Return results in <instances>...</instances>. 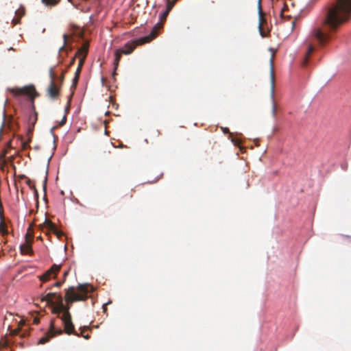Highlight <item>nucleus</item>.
I'll return each mask as SVG.
<instances>
[{
	"label": "nucleus",
	"instance_id": "obj_1",
	"mask_svg": "<svg viewBox=\"0 0 351 351\" xmlns=\"http://www.w3.org/2000/svg\"><path fill=\"white\" fill-rule=\"evenodd\" d=\"M92 289L93 287L88 284L79 285L77 288L70 287L64 295V300L67 305L64 304L60 293H49L43 297L42 301L47 302L51 306L52 313L62 320L64 332L67 335L77 334L69 312L71 305L77 301L86 300L88 293L92 291Z\"/></svg>",
	"mask_w": 351,
	"mask_h": 351
},
{
	"label": "nucleus",
	"instance_id": "obj_2",
	"mask_svg": "<svg viewBox=\"0 0 351 351\" xmlns=\"http://www.w3.org/2000/svg\"><path fill=\"white\" fill-rule=\"evenodd\" d=\"M351 16V0H336L329 8L323 26L335 31L343 23L348 21Z\"/></svg>",
	"mask_w": 351,
	"mask_h": 351
},
{
	"label": "nucleus",
	"instance_id": "obj_3",
	"mask_svg": "<svg viewBox=\"0 0 351 351\" xmlns=\"http://www.w3.org/2000/svg\"><path fill=\"white\" fill-rule=\"evenodd\" d=\"M155 38L156 33L155 31H153L147 36L127 43L121 49H119L123 53V54L129 55L133 52V51L138 45H141L145 43H149Z\"/></svg>",
	"mask_w": 351,
	"mask_h": 351
},
{
	"label": "nucleus",
	"instance_id": "obj_4",
	"mask_svg": "<svg viewBox=\"0 0 351 351\" xmlns=\"http://www.w3.org/2000/svg\"><path fill=\"white\" fill-rule=\"evenodd\" d=\"M8 90L14 96L20 97L26 95L29 97L32 101L38 96V93L36 92L34 86H25L22 88H8Z\"/></svg>",
	"mask_w": 351,
	"mask_h": 351
},
{
	"label": "nucleus",
	"instance_id": "obj_5",
	"mask_svg": "<svg viewBox=\"0 0 351 351\" xmlns=\"http://www.w3.org/2000/svg\"><path fill=\"white\" fill-rule=\"evenodd\" d=\"M49 74L51 82L47 89V94L50 99L54 100L58 99L60 95V86L55 82L56 74L54 73V68H51L49 69Z\"/></svg>",
	"mask_w": 351,
	"mask_h": 351
},
{
	"label": "nucleus",
	"instance_id": "obj_6",
	"mask_svg": "<svg viewBox=\"0 0 351 351\" xmlns=\"http://www.w3.org/2000/svg\"><path fill=\"white\" fill-rule=\"evenodd\" d=\"M312 35L321 46H324L331 38L330 34L324 32L321 27L315 28Z\"/></svg>",
	"mask_w": 351,
	"mask_h": 351
},
{
	"label": "nucleus",
	"instance_id": "obj_7",
	"mask_svg": "<svg viewBox=\"0 0 351 351\" xmlns=\"http://www.w3.org/2000/svg\"><path fill=\"white\" fill-rule=\"evenodd\" d=\"M62 334V330L61 329H56L55 328V321L51 320L50 322V329L45 334L44 337L40 339L38 341V343L44 344L48 342L51 338L54 337L57 335Z\"/></svg>",
	"mask_w": 351,
	"mask_h": 351
},
{
	"label": "nucleus",
	"instance_id": "obj_8",
	"mask_svg": "<svg viewBox=\"0 0 351 351\" xmlns=\"http://www.w3.org/2000/svg\"><path fill=\"white\" fill-rule=\"evenodd\" d=\"M60 268V265H53L45 274L39 276L40 280L43 282H45L51 278H55Z\"/></svg>",
	"mask_w": 351,
	"mask_h": 351
},
{
	"label": "nucleus",
	"instance_id": "obj_9",
	"mask_svg": "<svg viewBox=\"0 0 351 351\" xmlns=\"http://www.w3.org/2000/svg\"><path fill=\"white\" fill-rule=\"evenodd\" d=\"M87 53H88V45L86 44H84L81 48H80L77 50V55H79V56H80V61L78 63L77 68L75 71V73L77 75H80L81 73L82 68L84 63Z\"/></svg>",
	"mask_w": 351,
	"mask_h": 351
},
{
	"label": "nucleus",
	"instance_id": "obj_10",
	"mask_svg": "<svg viewBox=\"0 0 351 351\" xmlns=\"http://www.w3.org/2000/svg\"><path fill=\"white\" fill-rule=\"evenodd\" d=\"M41 226L42 230L45 228L47 230L52 232L54 234H56L58 239H60L64 235V233L61 230H58L56 226L52 221L47 219H45V221L43 225H41Z\"/></svg>",
	"mask_w": 351,
	"mask_h": 351
},
{
	"label": "nucleus",
	"instance_id": "obj_11",
	"mask_svg": "<svg viewBox=\"0 0 351 351\" xmlns=\"http://www.w3.org/2000/svg\"><path fill=\"white\" fill-rule=\"evenodd\" d=\"M32 237L29 232L25 235V242L22 244L20 247L21 253L22 254H30L32 253Z\"/></svg>",
	"mask_w": 351,
	"mask_h": 351
},
{
	"label": "nucleus",
	"instance_id": "obj_12",
	"mask_svg": "<svg viewBox=\"0 0 351 351\" xmlns=\"http://www.w3.org/2000/svg\"><path fill=\"white\" fill-rule=\"evenodd\" d=\"M171 10V5H167L166 10L160 16V23H158L152 31H155L156 36H157V30L162 27L163 23L166 21L167 17Z\"/></svg>",
	"mask_w": 351,
	"mask_h": 351
},
{
	"label": "nucleus",
	"instance_id": "obj_13",
	"mask_svg": "<svg viewBox=\"0 0 351 351\" xmlns=\"http://www.w3.org/2000/svg\"><path fill=\"white\" fill-rule=\"evenodd\" d=\"M261 1L262 0H258V13H259V30H260L261 36L263 37H265V36L263 32V27H262V23H263V21H265V19H264V13L262 10V8H261Z\"/></svg>",
	"mask_w": 351,
	"mask_h": 351
},
{
	"label": "nucleus",
	"instance_id": "obj_14",
	"mask_svg": "<svg viewBox=\"0 0 351 351\" xmlns=\"http://www.w3.org/2000/svg\"><path fill=\"white\" fill-rule=\"evenodd\" d=\"M68 36L66 34L63 35L64 38V45L61 47L59 49V58L61 59H64L65 56L67 55V49H66V41H67Z\"/></svg>",
	"mask_w": 351,
	"mask_h": 351
},
{
	"label": "nucleus",
	"instance_id": "obj_15",
	"mask_svg": "<svg viewBox=\"0 0 351 351\" xmlns=\"http://www.w3.org/2000/svg\"><path fill=\"white\" fill-rule=\"evenodd\" d=\"M314 47L312 45H309L308 51L302 62L303 66H306L307 65L309 57L311 56V53L314 51Z\"/></svg>",
	"mask_w": 351,
	"mask_h": 351
},
{
	"label": "nucleus",
	"instance_id": "obj_16",
	"mask_svg": "<svg viewBox=\"0 0 351 351\" xmlns=\"http://www.w3.org/2000/svg\"><path fill=\"white\" fill-rule=\"evenodd\" d=\"M0 219H1V223H0V232L3 234V235H5V234H8V230H6V228H7V225L6 223L3 221V213L1 212H0Z\"/></svg>",
	"mask_w": 351,
	"mask_h": 351
},
{
	"label": "nucleus",
	"instance_id": "obj_17",
	"mask_svg": "<svg viewBox=\"0 0 351 351\" xmlns=\"http://www.w3.org/2000/svg\"><path fill=\"white\" fill-rule=\"evenodd\" d=\"M122 55H123V53L121 51H120L119 49H117L114 51L115 58H114V66L115 70L117 69V67L119 66V64L121 59Z\"/></svg>",
	"mask_w": 351,
	"mask_h": 351
},
{
	"label": "nucleus",
	"instance_id": "obj_18",
	"mask_svg": "<svg viewBox=\"0 0 351 351\" xmlns=\"http://www.w3.org/2000/svg\"><path fill=\"white\" fill-rule=\"evenodd\" d=\"M33 108L34 109V106H33ZM38 119V113L34 110L33 114H30L29 117V123L28 125L31 126L35 125Z\"/></svg>",
	"mask_w": 351,
	"mask_h": 351
},
{
	"label": "nucleus",
	"instance_id": "obj_19",
	"mask_svg": "<svg viewBox=\"0 0 351 351\" xmlns=\"http://www.w3.org/2000/svg\"><path fill=\"white\" fill-rule=\"evenodd\" d=\"M270 65H271V86L272 89L274 88V56L270 59Z\"/></svg>",
	"mask_w": 351,
	"mask_h": 351
},
{
	"label": "nucleus",
	"instance_id": "obj_20",
	"mask_svg": "<svg viewBox=\"0 0 351 351\" xmlns=\"http://www.w3.org/2000/svg\"><path fill=\"white\" fill-rule=\"evenodd\" d=\"M25 324V321L24 320H21L19 323V327L12 330L11 332H10V335H17L20 333L21 332V326H22L23 325Z\"/></svg>",
	"mask_w": 351,
	"mask_h": 351
},
{
	"label": "nucleus",
	"instance_id": "obj_21",
	"mask_svg": "<svg viewBox=\"0 0 351 351\" xmlns=\"http://www.w3.org/2000/svg\"><path fill=\"white\" fill-rule=\"evenodd\" d=\"M34 129V126L28 125L27 134L29 136V141H31V140H32V136L33 134Z\"/></svg>",
	"mask_w": 351,
	"mask_h": 351
},
{
	"label": "nucleus",
	"instance_id": "obj_22",
	"mask_svg": "<svg viewBox=\"0 0 351 351\" xmlns=\"http://www.w3.org/2000/svg\"><path fill=\"white\" fill-rule=\"evenodd\" d=\"M42 1L47 5H54L56 4V0H42Z\"/></svg>",
	"mask_w": 351,
	"mask_h": 351
},
{
	"label": "nucleus",
	"instance_id": "obj_23",
	"mask_svg": "<svg viewBox=\"0 0 351 351\" xmlns=\"http://www.w3.org/2000/svg\"><path fill=\"white\" fill-rule=\"evenodd\" d=\"M79 77H80V75H77L75 73V77L73 80V86H76V85L78 82Z\"/></svg>",
	"mask_w": 351,
	"mask_h": 351
},
{
	"label": "nucleus",
	"instance_id": "obj_24",
	"mask_svg": "<svg viewBox=\"0 0 351 351\" xmlns=\"http://www.w3.org/2000/svg\"><path fill=\"white\" fill-rule=\"evenodd\" d=\"M75 332L77 333V334H75L76 336H77V337L80 336V335L78 334L75 330ZM73 335H75V334H73ZM81 336H82L86 339H88L90 338V335H88V334L87 335H84L83 332H81Z\"/></svg>",
	"mask_w": 351,
	"mask_h": 351
},
{
	"label": "nucleus",
	"instance_id": "obj_25",
	"mask_svg": "<svg viewBox=\"0 0 351 351\" xmlns=\"http://www.w3.org/2000/svg\"><path fill=\"white\" fill-rule=\"evenodd\" d=\"M271 112L274 117L276 114V106L274 102H273Z\"/></svg>",
	"mask_w": 351,
	"mask_h": 351
},
{
	"label": "nucleus",
	"instance_id": "obj_26",
	"mask_svg": "<svg viewBox=\"0 0 351 351\" xmlns=\"http://www.w3.org/2000/svg\"><path fill=\"white\" fill-rule=\"evenodd\" d=\"M66 115H64V116L62 117V120H61L60 123H59V125H60V126H62V125H64L66 123Z\"/></svg>",
	"mask_w": 351,
	"mask_h": 351
},
{
	"label": "nucleus",
	"instance_id": "obj_27",
	"mask_svg": "<svg viewBox=\"0 0 351 351\" xmlns=\"http://www.w3.org/2000/svg\"><path fill=\"white\" fill-rule=\"evenodd\" d=\"M177 1L178 0H171V1L168 0L167 5H171V9H172Z\"/></svg>",
	"mask_w": 351,
	"mask_h": 351
},
{
	"label": "nucleus",
	"instance_id": "obj_28",
	"mask_svg": "<svg viewBox=\"0 0 351 351\" xmlns=\"http://www.w3.org/2000/svg\"><path fill=\"white\" fill-rule=\"evenodd\" d=\"M78 55H77V53L75 55L74 57H73V58L71 59L69 64V66H71L74 63H75V58L76 56H77Z\"/></svg>",
	"mask_w": 351,
	"mask_h": 351
},
{
	"label": "nucleus",
	"instance_id": "obj_29",
	"mask_svg": "<svg viewBox=\"0 0 351 351\" xmlns=\"http://www.w3.org/2000/svg\"><path fill=\"white\" fill-rule=\"evenodd\" d=\"M64 282L63 280H62V281H58V282H56L54 284V285H53V286L57 287H61V286H62V285Z\"/></svg>",
	"mask_w": 351,
	"mask_h": 351
},
{
	"label": "nucleus",
	"instance_id": "obj_30",
	"mask_svg": "<svg viewBox=\"0 0 351 351\" xmlns=\"http://www.w3.org/2000/svg\"><path fill=\"white\" fill-rule=\"evenodd\" d=\"M8 346V342L6 340H3L0 342V347H6Z\"/></svg>",
	"mask_w": 351,
	"mask_h": 351
},
{
	"label": "nucleus",
	"instance_id": "obj_31",
	"mask_svg": "<svg viewBox=\"0 0 351 351\" xmlns=\"http://www.w3.org/2000/svg\"><path fill=\"white\" fill-rule=\"evenodd\" d=\"M30 141H29V140L27 141V142H23V144H22V146H23V148L25 149L28 146V143H29Z\"/></svg>",
	"mask_w": 351,
	"mask_h": 351
},
{
	"label": "nucleus",
	"instance_id": "obj_32",
	"mask_svg": "<svg viewBox=\"0 0 351 351\" xmlns=\"http://www.w3.org/2000/svg\"><path fill=\"white\" fill-rule=\"evenodd\" d=\"M64 76L63 75H61L60 78H59V81H60V86L62 85V84L63 83V80H64Z\"/></svg>",
	"mask_w": 351,
	"mask_h": 351
},
{
	"label": "nucleus",
	"instance_id": "obj_33",
	"mask_svg": "<svg viewBox=\"0 0 351 351\" xmlns=\"http://www.w3.org/2000/svg\"><path fill=\"white\" fill-rule=\"evenodd\" d=\"M68 274H69V270L64 271V275H63V281L64 282L65 281L66 278Z\"/></svg>",
	"mask_w": 351,
	"mask_h": 351
},
{
	"label": "nucleus",
	"instance_id": "obj_34",
	"mask_svg": "<svg viewBox=\"0 0 351 351\" xmlns=\"http://www.w3.org/2000/svg\"><path fill=\"white\" fill-rule=\"evenodd\" d=\"M232 141H233L235 144H237V145H239V144H240V143H241V141H240V140H239V139H232Z\"/></svg>",
	"mask_w": 351,
	"mask_h": 351
},
{
	"label": "nucleus",
	"instance_id": "obj_35",
	"mask_svg": "<svg viewBox=\"0 0 351 351\" xmlns=\"http://www.w3.org/2000/svg\"><path fill=\"white\" fill-rule=\"evenodd\" d=\"M12 22H13L14 25H16L17 23H19V19H14L12 20Z\"/></svg>",
	"mask_w": 351,
	"mask_h": 351
},
{
	"label": "nucleus",
	"instance_id": "obj_36",
	"mask_svg": "<svg viewBox=\"0 0 351 351\" xmlns=\"http://www.w3.org/2000/svg\"><path fill=\"white\" fill-rule=\"evenodd\" d=\"M223 132H225V133H228V132H229V129H228V128H224V129H223Z\"/></svg>",
	"mask_w": 351,
	"mask_h": 351
},
{
	"label": "nucleus",
	"instance_id": "obj_37",
	"mask_svg": "<svg viewBox=\"0 0 351 351\" xmlns=\"http://www.w3.org/2000/svg\"><path fill=\"white\" fill-rule=\"evenodd\" d=\"M20 179H23L25 178V175H21L19 176Z\"/></svg>",
	"mask_w": 351,
	"mask_h": 351
},
{
	"label": "nucleus",
	"instance_id": "obj_38",
	"mask_svg": "<svg viewBox=\"0 0 351 351\" xmlns=\"http://www.w3.org/2000/svg\"><path fill=\"white\" fill-rule=\"evenodd\" d=\"M46 182H47V178L45 179V184H44V189L46 187Z\"/></svg>",
	"mask_w": 351,
	"mask_h": 351
},
{
	"label": "nucleus",
	"instance_id": "obj_39",
	"mask_svg": "<svg viewBox=\"0 0 351 351\" xmlns=\"http://www.w3.org/2000/svg\"><path fill=\"white\" fill-rule=\"evenodd\" d=\"M26 182H27V184L29 185L30 183H31V180L29 179H28Z\"/></svg>",
	"mask_w": 351,
	"mask_h": 351
},
{
	"label": "nucleus",
	"instance_id": "obj_40",
	"mask_svg": "<svg viewBox=\"0 0 351 351\" xmlns=\"http://www.w3.org/2000/svg\"><path fill=\"white\" fill-rule=\"evenodd\" d=\"M344 237L346 238H348V239H351V236H348V235H343Z\"/></svg>",
	"mask_w": 351,
	"mask_h": 351
},
{
	"label": "nucleus",
	"instance_id": "obj_41",
	"mask_svg": "<svg viewBox=\"0 0 351 351\" xmlns=\"http://www.w3.org/2000/svg\"><path fill=\"white\" fill-rule=\"evenodd\" d=\"M156 132L157 134V136H159L161 134V133L158 130H157Z\"/></svg>",
	"mask_w": 351,
	"mask_h": 351
},
{
	"label": "nucleus",
	"instance_id": "obj_42",
	"mask_svg": "<svg viewBox=\"0 0 351 351\" xmlns=\"http://www.w3.org/2000/svg\"><path fill=\"white\" fill-rule=\"evenodd\" d=\"M34 322V323H36V324H37V323H38V319H37V318H35Z\"/></svg>",
	"mask_w": 351,
	"mask_h": 351
},
{
	"label": "nucleus",
	"instance_id": "obj_43",
	"mask_svg": "<svg viewBox=\"0 0 351 351\" xmlns=\"http://www.w3.org/2000/svg\"><path fill=\"white\" fill-rule=\"evenodd\" d=\"M25 335H26V333H23V334L21 335V337H25Z\"/></svg>",
	"mask_w": 351,
	"mask_h": 351
},
{
	"label": "nucleus",
	"instance_id": "obj_44",
	"mask_svg": "<svg viewBox=\"0 0 351 351\" xmlns=\"http://www.w3.org/2000/svg\"><path fill=\"white\" fill-rule=\"evenodd\" d=\"M69 106H67V107L66 108V110H66V112H67V111L69 110Z\"/></svg>",
	"mask_w": 351,
	"mask_h": 351
},
{
	"label": "nucleus",
	"instance_id": "obj_45",
	"mask_svg": "<svg viewBox=\"0 0 351 351\" xmlns=\"http://www.w3.org/2000/svg\"><path fill=\"white\" fill-rule=\"evenodd\" d=\"M66 73V71H63L62 75H63L64 76V73Z\"/></svg>",
	"mask_w": 351,
	"mask_h": 351
}]
</instances>
